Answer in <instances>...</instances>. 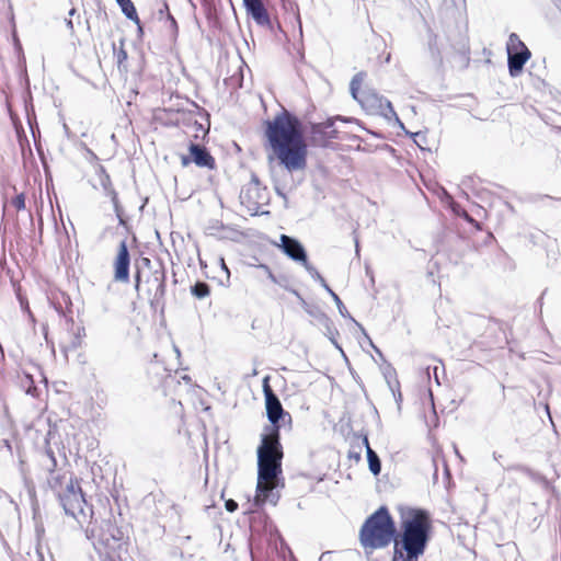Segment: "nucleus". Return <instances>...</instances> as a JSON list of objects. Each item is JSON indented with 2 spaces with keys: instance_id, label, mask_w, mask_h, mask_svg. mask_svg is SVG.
<instances>
[{
  "instance_id": "5fc2aeb1",
  "label": "nucleus",
  "mask_w": 561,
  "mask_h": 561,
  "mask_svg": "<svg viewBox=\"0 0 561 561\" xmlns=\"http://www.w3.org/2000/svg\"><path fill=\"white\" fill-rule=\"evenodd\" d=\"M500 457H502V456H501V455H497L496 453H493V458H494L495 460H499V458H500Z\"/></svg>"
},
{
  "instance_id": "c9c22d12",
  "label": "nucleus",
  "mask_w": 561,
  "mask_h": 561,
  "mask_svg": "<svg viewBox=\"0 0 561 561\" xmlns=\"http://www.w3.org/2000/svg\"><path fill=\"white\" fill-rule=\"evenodd\" d=\"M116 59L118 66H121L127 59V53L123 47H121L118 51H116Z\"/></svg>"
},
{
  "instance_id": "dca6fc26",
  "label": "nucleus",
  "mask_w": 561,
  "mask_h": 561,
  "mask_svg": "<svg viewBox=\"0 0 561 561\" xmlns=\"http://www.w3.org/2000/svg\"><path fill=\"white\" fill-rule=\"evenodd\" d=\"M243 4L248 15H250L257 25L268 26L271 24L268 12L262 0H243Z\"/></svg>"
},
{
  "instance_id": "4be33fe9",
  "label": "nucleus",
  "mask_w": 561,
  "mask_h": 561,
  "mask_svg": "<svg viewBox=\"0 0 561 561\" xmlns=\"http://www.w3.org/2000/svg\"><path fill=\"white\" fill-rule=\"evenodd\" d=\"M257 268L262 270L266 274L267 278L271 282H273L274 284L279 285L280 287H283L286 290H289L291 288V287L288 286V284H287L288 282L286 279V277H284V276H282V277L275 276L267 265L260 264V265H257Z\"/></svg>"
},
{
  "instance_id": "ddd939ff",
  "label": "nucleus",
  "mask_w": 561,
  "mask_h": 561,
  "mask_svg": "<svg viewBox=\"0 0 561 561\" xmlns=\"http://www.w3.org/2000/svg\"><path fill=\"white\" fill-rule=\"evenodd\" d=\"M351 122L352 118L343 116L329 117L324 122L312 123L310 126V139L311 142L317 147H328L330 141L339 139V130L334 127L335 122Z\"/></svg>"
},
{
  "instance_id": "a18cd8bd",
  "label": "nucleus",
  "mask_w": 561,
  "mask_h": 561,
  "mask_svg": "<svg viewBox=\"0 0 561 561\" xmlns=\"http://www.w3.org/2000/svg\"><path fill=\"white\" fill-rule=\"evenodd\" d=\"M66 25H67V27H68L71 32H73V21H72V19H67V20H66Z\"/></svg>"
},
{
  "instance_id": "864d4df0",
  "label": "nucleus",
  "mask_w": 561,
  "mask_h": 561,
  "mask_svg": "<svg viewBox=\"0 0 561 561\" xmlns=\"http://www.w3.org/2000/svg\"><path fill=\"white\" fill-rule=\"evenodd\" d=\"M221 265H222V268H224L226 272H228V268H227V266H226V264H225V262H224V260H222V259H221Z\"/></svg>"
},
{
  "instance_id": "49530a36",
  "label": "nucleus",
  "mask_w": 561,
  "mask_h": 561,
  "mask_svg": "<svg viewBox=\"0 0 561 561\" xmlns=\"http://www.w3.org/2000/svg\"><path fill=\"white\" fill-rule=\"evenodd\" d=\"M276 193L278 196H280L285 202H287V196L285 193H283L278 187H276Z\"/></svg>"
},
{
  "instance_id": "a211bd4d",
  "label": "nucleus",
  "mask_w": 561,
  "mask_h": 561,
  "mask_svg": "<svg viewBox=\"0 0 561 561\" xmlns=\"http://www.w3.org/2000/svg\"><path fill=\"white\" fill-rule=\"evenodd\" d=\"M117 4L119 5L123 14L130 21L137 24L138 31L142 32V27L140 24V20L137 14V10L131 2V0H116Z\"/></svg>"
},
{
  "instance_id": "cd10ccee",
  "label": "nucleus",
  "mask_w": 561,
  "mask_h": 561,
  "mask_svg": "<svg viewBox=\"0 0 561 561\" xmlns=\"http://www.w3.org/2000/svg\"><path fill=\"white\" fill-rule=\"evenodd\" d=\"M259 185H260L259 179L255 175H253L250 187H248V190L245 192L241 193V198H242L243 203L245 199H248L250 202L252 199L253 194L259 196Z\"/></svg>"
},
{
  "instance_id": "bb28decb",
  "label": "nucleus",
  "mask_w": 561,
  "mask_h": 561,
  "mask_svg": "<svg viewBox=\"0 0 561 561\" xmlns=\"http://www.w3.org/2000/svg\"><path fill=\"white\" fill-rule=\"evenodd\" d=\"M325 290H327V295H330L332 297V299L334 300L337 309H339V312L342 317H350V313L346 309V307L344 306V304L342 302V300L340 299V297L331 289V287L327 284V287H323Z\"/></svg>"
},
{
  "instance_id": "79ce46f5",
  "label": "nucleus",
  "mask_w": 561,
  "mask_h": 561,
  "mask_svg": "<svg viewBox=\"0 0 561 561\" xmlns=\"http://www.w3.org/2000/svg\"><path fill=\"white\" fill-rule=\"evenodd\" d=\"M393 393V397L396 399V401L398 402V404L400 403V401L402 400V394L401 392L398 390V392H396L394 390L392 391Z\"/></svg>"
},
{
  "instance_id": "412c9836",
  "label": "nucleus",
  "mask_w": 561,
  "mask_h": 561,
  "mask_svg": "<svg viewBox=\"0 0 561 561\" xmlns=\"http://www.w3.org/2000/svg\"><path fill=\"white\" fill-rule=\"evenodd\" d=\"M21 387L25 390V393L37 398L39 396V389L35 386L33 377L28 374H25L21 379Z\"/></svg>"
},
{
  "instance_id": "20e7f679",
  "label": "nucleus",
  "mask_w": 561,
  "mask_h": 561,
  "mask_svg": "<svg viewBox=\"0 0 561 561\" xmlns=\"http://www.w3.org/2000/svg\"><path fill=\"white\" fill-rule=\"evenodd\" d=\"M397 529L393 518L386 506H380L367 517L359 530V540L364 549H381L396 541Z\"/></svg>"
},
{
  "instance_id": "9d476101",
  "label": "nucleus",
  "mask_w": 561,
  "mask_h": 561,
  "mask_svg": "<svg viewBox=\"0 0 561 561\" xmlns=\"http://www.w3.org/2000/svg\"><path fill=\"white\" fill-rule=\"evenodd\" d=\"M363 108L370 113H378L385 116L387 119L394 118L399 126L404 129V125L399 119L396 111L392 107V104L389 100L379 95L377 92L373 90H365L360 92L358 99H355Z\"/></svg>"
},
{
  "instance_id": "393cba45",
  "label": "nucleus",
  "mask_w": 561,
  "mask_h": 561,
  "mask_svg": "<svg viewBox=\"0 0 561 561\" xmlns=\"http://www.w3.org/2000/svg\"><path fill=\"white\" fill-rule=\"evenodd\" d=\"M508 470L522 471V472L526 473L531 480H534L536 482L547 483V480H546V478L543 476L533 471L531 469H529L528 467H525L523 465L512 466V467L508 468Z\"/></svg>"
},
{
  "instance_id": "bf43d9fd",
  "label": "nucleus",
  "mask_w": 561,
  "mask_h": 561,
  "mask_svg": "<svg viewBox=\"0 0 561 561\" xmlns=\"http://www.w3.org/2000/svg\"><path fill=\"white\" fill-rule=\"evenodd\" d=\"M68 322H70V323H71V325H73V319H72V318H70V319L68 320Z\"/></svg>"
},
{
  "instance_id": "b1692460",
  "label": "nucleus",
  "mask_w": 561,
  "mask_h": 561,
  "mask_svg": "<svg viewBox=\"0 0 561 561\" xmlns=\"http://www.w3.org/2000/svg\"><path fill=\"white\" fill-rule=\"evenodd\" d=\"M321 325L324 328V334L329 337V340L332 342V344L340 348L337 342H336V336L339 335V331L337 329L335 328L333 321L328 318V323L323 322L321 323Z\"/></svg>"
},
{
  "instance_id": "f03ea898",
  "label": "nucleus",
  "mask_w": 561,
  "mask_h": 561,
  "mask_svg": "<svg viewBox=\"0 0 561 561\" xmlns=\"http://www.w3.org/2000/svg\"><path fill=\"white\" fill-rule=\"evenodd\" d=\"M257 455V484L254 503L257 506L266 502L276 505L280 495L278 492L282 476L283 447L280 435L261 434Z\"/></svg>"
},
{
  "instance_id": "aec40b11",
  "label": "nucleus",
  "mask_w": 561,
  "mask_h": 561,
  "mask_svg": "<svg viewBox=\"0 0 561 561\" xmlns=\"http://www.w3.org/2000/svg\"><path fill=\"white\" fill-rule=\"evenodd\" d=\"M302 309L313 318L319 324L325 322L328 323V316L322 309L316 305H310L306 300H302Z\"/></svg>"
},
{
  "instance_id": "6e6d98bb",
  "label": "nucleus",
  "mask_w": 561,
  "mask_h": 561,
  "mask_svg": "<svg viewBox=\"0 0 561 561\" xmlns=\"http://www.w3.org/2000/svg\"><path fill=\"white\" fill-rule=\"evenodd\" d=\"M359 252L358 241L356 240V254Z\"/></svg>"
},
{
  "instance_id": "4468645a",
  "label": "nucleus",
  "mask_w": 561,
  "mask_h": 561,
  "mask_svg": "<svg viewBox=\"0 0 561 561\" xmlns=\"http://www.w3.org/2000/svg\"><path fill=\"white\" fill-rule=\"evenodd\" d=\"M130 254L126 239L118 244L117 255L114 261V279L121 283L129 282Z\"/></svg>"
},
{
  "instance_id": "c03bdc74",
  "label": "nucleus",
  "mask_w": 561,
  "mask_h": 561,
  "mask_svg": "<svg viewBox=\"0 0 561 561\" xmlns=\"http://www.w3.org/2000/svg\"><path fill=\"white\" fill-rule=\"evenodd\" d=\"M104 561H122L121 556L118 557H105L103 558Z\"/></svg>"
},
{
  "instance_id": "39448f33",
  "label": "nucleus",
  "mask_w": 561,
  "mask_h": 561,
  "mask_svg": "<svg viewBox=\"0 0 561 561\" xmlns=\"http://www.w3.org/2000/svg\"><path fill=\"white\" fill-rule=\"evenodd\" d=\"M145 270L137 268L135 274V289L144 290L151 307L157 308L165 295V270L160 261L152 262L148 257L141 260Z\"/></svg>"
},
{
  "instance_id": "c85d7f7f",
  "label": "nucleus",
  "mask_w": 561,
  "mask_h": 561,
  "mask_svg": "<svg viewBox=\"0 0 561 561\" xmlns=\"http://www.w3.org/2000/svg\"><path fill=\"white\" fill-rule=\"evenodd\" d=\"M101 174H100V184L104 191V194H106L110 190L114 188L112 185V181L110 175L105 172L103 168H101Z\"/></svg>"
},
{
  "instance_id": "4c0bfd02",
  "label": "nucleus",
  "mask_w": 561,
  "mask_h": 561,
  "mask_svg": "<svg viewBox=\"0 0 561 561\" xmlns=\"http://www.w3.org/2000/svg\"><path fill=\"white\" fill-rule=\"evenodd\" d=\"M193 162V157L192 154L190 153L188 156H182L181 157V164L183 167H187L190 163Z\"/></svg>"
},
{
  "instance_id": "09e8293b",
  "label": "nucleus",
  "mask_w": 561,
  "mask_h": 561,
  "mask_svg": "<svg viewBox=\"0 0 561 561\" xmlns=\"http://www.w3.org/2000/svg\"><path fill=\"white\" fill-rule=\"evenodd\" d=\"M350 457H354L356 460H359L360 459V455L359 454H352L350 453Z\"/></svg>"
},
{
  "instance_id": "f3484780",
  "label": "nucleus",
  "mask_w": 561,
  "mask_h": 561,
  "mask_svg": "<svg viewBox=\"0 0 561 561\" xmlns=\"http://www.w3.org/2000/svg\"><path fill=\"white\" fill-rule=\"evenodd\" d=\"M363 444L366 447V456L368 461V468L374 476H379L381 472V460L378 454L370 447L368 437L365 435Z\"/></svg>"
},
{
  "instance_id": "72a5a7b5",
  "label": "nucleus",
  "mask_w": 561,
  "mask_h": 561,
  "mask_svg": "<svg viewBox=\"0 0 561 561\" xmlns=\"http://www.w3.org/2000/svg\"><path fill=\"white\" fill-rule=\"evenodd\" d=\"M383 376L389 385L390 390L393 391V385H392L390 378L396 376L394 368L392 366L388 365L383 371Z\"/></svg>"
},
{
  "instance_id": "603ef678",
  "label": "nucleus",
  "mask_w": 561,
  "mask_h": 561,
  "mask_svg": "<svg viewBox=\"0 0 561 561\" xmlns=\"http://www.w3.org/2000/svg\"><path fill=\"white\" fill-rule=\"evenodd\" d=\"M375 351H376V355H379L382 357V353L379 348H377L376 346H374Z\"/></svg>"
},
{
  "instance_id": "6ab92c4d",
  "label": "nucleus",
  "mask_w": 561,
  "mask_h": 561,
  "mask_svg": "<svg viewBox=\"0 0 561 561\" xmlns=\"http://www.w3.org/2000/svg\"><path fill=\"white\" fill-rule=\"evenodd\" d=\"M85 336V328L78 325L73 329L69 344L65 347V351H76L82 346L83 339Z\"/></svg>"
},
{
  "instance_id": "13d9d810",
  "label": "nucleus",
  "mask_w": 561,
  "mask_h": 561,
  "mask_svg": "<svg viewBox=\"0 0 561 561\" xmlns=\"http://www.w3.org/2000/svg\"><path fill=\"white\" fill-rule=\"evenodd\" d=\"M430 369H431V367H427V368H426V375H427L428 377H430Z\"/></svg>"
},
{
  "instance_id": "2eb2a0df",
  "label": "nucleus",
  "mask_w": 561,
  "mask_h": 561,
  "mask_svg": "<svg viewBox=\"0 0 561 561\" xmlns=\"http://www.w3.org/2000/svg\"><path fill=\"white\" fill-rule=\"evenodd\" d=\"M188 152L193 157V163L199 168L214 170L216 168L215 158L210 154L209 150L199 144L190 142Z\"/></svg>"
},
{
  "instance_id": "a19ab883",
  "label": "nucleus",
  "mask_w": 561,
  "mask_h": 561,
  "mask_svg": "<svg viewBox=\"0 0 561 561\" xmlns=\"http://www.w3.org/2000/svg\"><path fill=\"white\" fill-rule=\"evenodd\" d=\"M288 291L296 296L300 305L302 306V300H305V298L299 294V291L296 290L295 288H290Z\"/></svg>"
},
{
  "instance_id": "6e6552de",
  "label": "nucleus",
  "mask_w": 561,
  "mask_h": 561,
  "mask_svg": "<svg viewBox=\"0 0 561 561\" xmlns=\"http://www.w3.org/2000/svg\"><path fill=\"white\" fill-rule=\"evenodd\" d=\"M126 538L121 528L111 522H106L101 527L93 546L100 557H118L123 550H126Z\"/></svg>"
},
{
  "instance_id": "7c9ffc66",
  "label": "nucleus",
  "mask_w": 561,
  "mask_h": 561,
  "mask_svg": "<svg viewBox=\"0 0 561 561\" xmlns=\"http://www.w3.org/2000/svg\"><path fill=\"white\" fill-rule=\"evenodd\" d=\"M113 204V208H114V211H115V215L118 219V224L121 226H126V220L124 218V210H123V207L119 203V199H116V202H112Z\"/></svg>"
},
{
  "instance_id": "4d7b16f0",
  "label": "nucleus",
  "mask_w": 561,
  "mask_h": 561,
  "mask_svg": "<svg viewBox=\"0 0 561 561\" xmlns=\"http://www.w3.org/2000/svg\"><path fill=\"white\" fill-rule=\"evenodd\" d=\"M55 309H56V311H58L59 313H61V308H60V307H56V306H55Z\"/></svg>"
},
{
  "instance_id": "a878e982",
  "label": "nucleus",
  "mask_w": 561,
  "mask_h": 561,
  "mask_svg": "<svg viewBox=\"0 0 561 561\" xmlns=\"http://www.w3.org/2000/svg\"><path fill=\"white\" fill-rule=\"evenodd\" d=\"M365 76V72H358L352 78L350 83V91L353 99H358V95L360 94L359 88L362 82L364 81Z\"/></svg>"
},
{
  "instance_id": "7ed1b4c3",
  "label": "nucleus",
  "mask_w": 561,
  "mask_h": 561,
  "mask_svg": "<svg viewBox=\"0 0 561 561\" xmlns=\"http://www.w3.org/2000/svg\"><path fill=\"white\" fill-rule=\"evenodd\" d=\"M432 518L423 508H407L401 513V533L394 541L392 561H417L431 540Z\"/></svg>"
},
{
  "instance_id": "1a4fd4ad",
  "label": "nucleus",
  "mask_w": 561,
  "mask_h": 561,
  "mask_svg": "<svg viewBox=\"0 0 561 561\" xmlns=\"http://www.w3.org/2000/svg\"><path fill=\"white\" fill-rule=\"evenodd\" d=\"M279 248L293 261L300 263L308 274L317 280L322 287H327V280L317 271V268L308 262V256L302 243L287 234H282Z\"/></svg>"
},
{
  "instance_id": "37998d69",
  "label": "nucleus",
  "mask_w": 561,
  "mask_h": 561,
  "mask_svg": "<svg viewBox=\"0 0 561 561\" xmlns=\"http://www.w3.org/2000/svg\"><path fill=\"white\" fill-rule=\"evenodd\" d=\"M437 371H438V366H434L433 367L434 378H435L436 383L439 385V378H438Z\"/></svg>"
},
{
  "instance_id": "f257e3e1",
  "label": "nucleus",
  "mask_w": 561,
  "mask_h": 561,
  "mask_svg": "<svg viewBox=\"0 0 561 561\" xmlns=\"http://www.w3.org/2000/svg\"><path fill=\"white\" fill-rule=\"evenodd\" d=\"M264 136L267 146L279 164L288 172L302 171L307 167L308 145L301 121L283 110L265 122Z\"/></svg>"
},
{
  "instance_id": "c756f323",
  "label": "nucleus",
  "mask_w": 561,
  "mask_h": 561,
  "mask_svg": "<svg viewBox=\"0 0 561 561\" xmlns=\"http://www.w3.org/2000/svg\"><path fill=\"white\" fill-rule=\"evenodd\" d=\"M18 299H19L21 309L24 310L27 313L30 321L32 323H34L35 322V317H34V314L32 313V311L30 309L27 299L25 297H23L20 293H18Z\"/></svg>"
},
{
  "instance_id": "9b49d317",
  "label": "nucleus",
  "mask_w": 561,
  "mask_h": 561,
  "mask_svg": "<svg viewBox=\"0 0 561 561\" xmlns=\"http://www.w3.org/2000/svg\"><path fill=\"white\" fill-rule=\"evenodd\" d=\"M506 50L510 76L516 78L522 73L525 64L530 58V50L515 33H512L508 36Z\"/></svg>"
},
{
  "instance_id": "3c124183",
  "label": "nucleus",
  "mask_w": 561,
  "mask_h": 561,
  "mask_svg": "<svg viewBox=\"0 0 561 561\" xmlns=\"http://www.w3.org/2000/svg\"><path fill=\"white\" fill-rule=\"evenodd\" d=\"M76 13H77V10H76L75 8H72V9L69 11V15H70V16H73Z\"/></svg>"
},
{
  "instance_id": "de8ad7c7",
  "label": "nucleus",
  "mask_w": 561,
  "mask_h": 561,
  "mask_svg": "<svg viewBox=\"0 0 561 561\" xmlns=\"http://www.w3.org/2000/svg\"><path fill=\"white\" fill-rule=\"evenodd\" d=\"M250 209H254L255 211H257L259 209V202H255L253 203V207L249 206Z\"/></svg>"
},
{
  "instance_id": "f704fd0d",
  "label": "nucleus",
  "mask_w": 561,
  "mask_h": 561,
  "mask_svg": "<svg viewBox=\"0 0 561 561\" xmlns=\"http://www.w3.org/2000/svg\"><path fill=\"white\" fill-rule=\"evenodd\" d=\"M168 13H170V11H169V5H168V3L164 1V2L162 3V5H161V7L158 9V11H157V18H158V20H159V21H161L163 18H165V19H167Z\"/></svg>"
},
{
  "instance_id": "473e14b6",
  "label": "nucleus",
  "mask_w": 561,
  "mask_h": 561,
  "mask_svg": "<svg viewBox=\"0 0 561 561\" xmlns=\"http://www.w3.org/2000/svg\"><path fill=\"white\" fill-rule=\"evenodd\" d=\"M11 204L18 209L22 210L25 208V195L23 193L18 194L12 201Z\"/></svg>"
},
{
  "instance_id": "ea45409f",
  "label": "nucleus",
  "mask_w": 561,
  "mask_h": 561,
  "mask_svg": "<svg viewBox=\"0 0 561 561\" xmlns=\"http://www.w3.org/2000/svg\"><path fill=\"white\" fill-rule=\"evenodd\" d=\"M105 195L111 198V202L118 199L117 192L114 188L110 190Z\"/></svg>"
},
{
  "instance_id": "8fccbe9b",
  "label": "nucleus",
  "mask_w": 561,
  "mask_h": 561,
  "mask_svg": "<svg viewBox=\"0 0 561 561\" xmlns=\"http://www.w3.org/2000/svg\"><path fill=\"white\" fill-rule=\"evenodd\" d=\"M542 299H543V294L539 297V299L537 301L540 306V309L542 308Z\"/></svg>"
},
{
  "instance_id": "e433bc0d",
  "label": "nucleus",
  "mask_w": 561,
  "mask_h": 561,
  "mask_svg": "<svg viewBox=\"0 0 561 561\" xmlns=\"http://www.w3.org/2000/svg\"><path fill=\"white\" fill-rule=\"evenodd\" d=\"M225 507L228 512L233 513L238 510V503L230 499L225 502Z\"/></svg>"
},
{
  "instance_id": "2f4dec72",
  "label": "nucleus",
  "mask_w": 561,
  "mask_h": 561,
  "mask_svg": "<svg viewBox=\"0 0 561 561\" xmlns=\"http://www.w3.org/2000/svg\"><path fill=\"white\" fill-rule=\"evenodd\" d=\"M165 21L169 23V30L172 34V37L175 38L179 32L176 20L173 18L171 13H168Z\"/></svg>"
},
{
  "instance_id": "0eeeda50",
  "label": "nucleus",
  "mask_w": 561,
  "mask_h": 561,
  "mask_svg": "<svg viewBox=\"0 0 561 561\" xmlns=\"http://www.w3.org/2000/svg\"><path fill=\"white\" fill-rule=\"evenodd\" d=\"M60 506L64 508L66 515L73 517L79 523L82 519H87L92 511L88 508L85 496L82 492L81 485L78 479L72 476L69 477L68 483H66L65 490L57 496Z\"/></svg>"
},
{
  "instance_id": "423d86ee",
  "label": "nucleus",
  "mask_w": 561,
  "mask_h": 561,
  "mask_svg": "<svg viewBox=\"0 0 561 561\" xmlns=\"http://www.w3.org/2000/svg\"><path fill=\"white\" fill-rule=\"evenodd\" d=\"M263 394L265 399L266 416L270 425H265L263 434L280 435V427L285 424L290 426L291 415L284 410L279 398L270 386V376L263 378Z\"/></svg>"
},
{
  "instance_id": "f8f14e48",
  "label": "nucleus",
  "mask_w": 561,
  "mask_h": 561,
  "mask_svg": "<svg viewBox=\"0 0 561 561\" xmlns=\"http://www.w3.org/2000/svg\"><path fill=\"white\" fill-rule=\"evenodd\" d=\"M39 463L42 469L45 470L48 474L46 479L47 488L51 490L54 495L57 497L60 492L65 490L69 478H67L66 473L58 472L57 459L50 448H46V450L43 453Z\"/></svg>"
},
{
  "instance_id": "5701e85b",
  "label": "nucleus",
  "mask_w": 561,
  "mask_h": 561,
  "mask_svg": "<svg viewBox=\"0 0 561 561\" xmlns=\"http://www.w3.org/2000/svg\"><path fill=\"white\" fill-rule=\"evenodd\" d=\"M191 294L197 299H204L210 294V286L206 282H196L191 286Z\"/></svg>"
},
{
  "instance_id": "58836bf2",
  "label": "nucleus",
  "mask_w": 561,
  "mask_h": 561,
  "mask_svg": "<svg viewBox=\"0 0 561 561\" xmlns=\"http://www.w3.org/2000/svg\"><path fill=\"white\" fill-rule=\"evenodd\" d=\"M412 137H413V139H414V142H415L420 148H422L421 144L419 142V139H425V135L419 131V133L412 134Z\"/></svg>"
}]
</instances>
